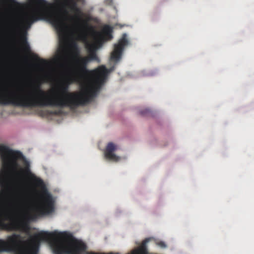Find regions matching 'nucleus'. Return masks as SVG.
Wrapping results in <instances>:
<instances>
[{"label": "nucleus", "instance_id": "nucleus-1", "mask_svg": "<svg viewBox=\"0 0 254 254\" xmlns=\"http://www.w3.org/2000/svg\"><path fill=\"white\" fill-rule=\"evenodd\" d=\"M113 69H107L104 65L99 66L93 70L92 73L95 76L93 83L86 80L85 87L82 92H69L68 85H63L60 89L59 92L50 96L37 86L32 91L27 93L18 95L14 93L9 94H0V105H12L23 107H44L55 106L68 107L74 109L79 106L84 105L89 103L94 97L105 81L107 75Z\"/></svg>", "mask_w": 254, "mask_h": 254}, {"label": "nucleus", "instance_id": "nucleus-2", "mask_svg": "<svg viewBox=\"0 0 254 254\" xmlns=\"http://www.w3.org/2000/svg\"><path fill=\"white\" fill-rule=\"evenodd\" d=\"M92 36L94 41L90 43L87 39V33L83 32L80 33L78 37L80 39L85 41L86 47L89 53L88 57L78 58L75 61V64L71 69V76L68 79L70 82H78L87 80L89 74H91L92 80H88L90 83H93L95 79V76L92 73V70L90 71L87 68V65L90 60L98 61L96 51L100 43L101 34L95 31L92 32Z\"/></svg>", "mask_w": 254, "mask_h": 254}, {"label": "nucleus", "instance_id": "nucleus-3", "mask_svg": "<svg viewBox=\"0 0 254 254\" xmlns=\"http://www.w3.org/2000/svg\"><path fill=\"white\" fill-rule=\"evenodd\" d=\"M32 8L33 13L26 15L22 22L17 23L19 27L23 23L30 25L33 22L39 19H44L53 24L60 30H63L64 25V17L57 12L49 11L46 8H51L55 6L53 3L47 0H29Z\"/></svg>", "mask_w": 254, "mask_h": 254}, {"label": "nucleus", "instance_id": "nucleus-4", "mask_svg": "<svg viewBox=\"0 0 254 254\" xmlns=\"http://www.w3.org/2000/svg\"><path fill=\"white\" fill-rule=\"evenodd\" d=\"M0 157L2 162L3 167L6 170L16 169L18 166L17 161L22 160L24 161V167L23 169H20L19 173L33 179L37 186H44L43 181L41 179L37 178L31 172L29 162L26 160L21 152L13 150L8 146L0 144Z\"/></svg>", "mask_w": 254, "mask_h": 254}, {"label": "nucleus", "instance_id": "nucleus-5", "mask_svg": "<svg viewBox=\"0 0 254 254\" xmlns=\"http://www.w3.org/2000/svg\"><path fill=\"white\" fill-rule=\"evenodd\" d=\"M40 203L32 208L34 217L52 213L54 211V200L46 188L44 187L40 193Z\"/></svg>", "mask_w": 254, "mask_h": 254}, {"label": "nucleus", "instance_id": "nucleus-6", "mask_svg": "<svg viewBox=\"0 0 254 254\" xmlns=\"http://www.w3.org/2000/svg\"><path fill=\"white\" fill-rule=\"evenodd\" d=\"M54 7V6L53 7L51 8H46V9L49 11H53L55 12H57L58 13H59V14H61V15H63L65 18L64 20V28L63 30L61 31L57 28L53 24H51L57 30L60 35H64L66 31H67L68 26L67 24V21L69 20V18L71 19H73V18H75L77 21L81 22L83 28L84 30L83 32L86 33V31H91L92 32L93 31H94L93 29V28L91 26H89L87 22L89 20H90L91 18L90 16H87L86 18V20H82V17L84 15V14L81 10V9L78 7L77 8H75L72 12L74 13V16H69L68 15V12L66 10H64L63 12L59 11H56L52 10V9ZM83 33V32H82ZM82 33V32L81 33Z\"/></svg>", "mask_w": 254, "mask_h": 254}, {"label": "nucleus", "instance_id": "nucleus-7", "mask_svg": "<svg viewBox=\"0 0 254 254\" xmlns=\"http://www.w3.org/2000/svg\"><path fill=\"white\" fill-rule=\"evenodd\" d=\"M23 241L19 234L8 236L6 240L0 239V253L15 251L19 249Z\"/></svg>", "mask_w": 254, "mask_h": 254}, {"label": "nucleus", "instance_id": "nucleus-8", "mask_svg": "<svg viewBox=\"0 0 254 254\" xmlns=\"http://www.w3.org/2000/svg\"><path fill=\"white\" fill-rule=\"evenodd\" d=\"M4 220H8L9 222L5 223L3 220H0V230L8 232L22 230L23 223L19 215V213H15L12 216L5 215Z\"/></svg>", "mask_w": 254, "mask_h": 254}, {"label": "nucleus", "instance_id": "nucleus-9", "mask_svg": "<svg viewBox=\"0 0 254 254\" xmlns=\"http://www.w3.org/2000/svg\"><path fill=\"white\" fill-rule=\"evenodd\" d=\"M127 43V35L124 34L122 38L119 41L118 43L114 45V49L111 55V60L112 61L117 62L120 60L124 49Z\"/></svg>", "mask_w": 254, "mask_h": 254}, {"label": "nucleus", "instance_id": "nucleus-10", "mask_svg": "<svg viewBox=\"0 0 254 254\" xmlns=\"http://www.w3.org/2000/svg\"><path fill=\"white\" fill-rule=\"evenodd\" d=\"M117 150V147L112 142H109L106 148L105 151V156L109 160L118 161L120 159V157L117 156L114 152Z\"/></svg>", "mask_w": 254, "mask_h": 254}, {"label": "nucleus", "instance_id": "nucleus-11", "mask_svg": "<svg viewBox=\"0 0 254 254\" xmlns=\"http://www.w3.org/2000/svg\"><path fill=\"white\" fill-rule=\"evenodd\" d=\"M53 234L49 233L46 232H42L35 234L31 237V240L32 242H40L42 241H47L52 239L54 237Z\"/></svg>", "mask_w": 254, "mask_h": 254}, {"label": "nucleus", "instance_id": "nucleus-12", "mask_svg": "<svg viewBox=\"0 0 254 254\" xmlns=\"http://www.w3.org/2000/svg\"><path fill=\"white\" fill-rule=\"evenodd\" d=\"M23 244L17 250L11 251V252H16V254H37L38 248L36 245H32L26 248H23Z\"/></svg>", "mask_w": 254, "mask_h": 254}, {"label": "nucleus", "instance_id": "nucleus-13", "mask_svg": "<svg viewBox=\"0 0 254 254\" xmlns=\"http://www.w3.org/2000/svg\"><path fill=\"white\" fill-rule=\"evenodd\" d=\"M112 32V28L110 26L106 25L104 26L103 28V32L104 35L109 40H111L113 37L111 34Z\"/></svg>", "mask_w": 254, "mask_h": 254}, {"label": "nucleus", "instance_id": "nucleus-14", "mask_svg": "<svg viewBox=\"0 0 254 254\" xmlns=\"http://www.w3.org/2000/svg\"><path fill=\"white\" fill-rule=\"evenodd\" d=\"M22 47L24 51L26 52L29 53L30 52V47L26 39L24 38L23 43H22Z\"/></svg>", "mask_w": 254, "mask_h": 254}, {"label": "nucleus", "instance_id": "nucleus-15", "mask_svg": "<svg viewBox=\"0 0 254 254\" xmlns=\"http://www.w3.org/2000/svg\"><path fill=\"white\" fill-rule=\"evenodd\" d=\"M151 111L148 109H145L142 110H141L139 112L140 115L142 116H147L150 113Z\"/></svg>", "mask_w": 254, "mask_h": 254}, {"label": "nucleus", "instance_id": "nucleus-16", "mask_svg": "<svg viewBox=\"0 0 254 254\" xmlns=\"http://www.w3.org/2000/svg\"><path fill=\"white\" fill-rule=\"evenodd\" d=\"M34 58L35 60L39 62L42 64H45L46 63V61L45 60L40 59L39 57H38L37 55H34Z\"/></svg>", "mask_w": 254, "mask_h": 254}, {"label": "nucleus", "instance_id": "nucleus-17", "mask_svg": "<svg viewBox=\"0 0 254 254\" xmlns=\"http://www.w3.org/2000/svg\"><path fill=\"white\" fill-rule=\"evenodd\" d=\"M104 3L107 5H111L113 3V0H105Z\"/></svg>", "mask_w": 254, "mask_h": 254}, {"label": "nucleus", "instance_id": "nucleus-18", "mask_svg": "<svg viewBox=\"0 0 254 254\" xmlns=\"http://www.w3.org/2000/svg\"><path fill=\"white\" fill-rule=\"evenodd\" d=\"M51 114L55 115H59L61 114L60 111H55L51 112Z\"/></svg>", "mask_w": 254, "mask_h": 254}, {"label": "nucleus", "instance_id": "nucleus-19", "mask_svg": "<svg viewBox=\"0 0 254 254\" xmlns=\"http://www.w3.org/2000/svg\"><path fill=\"white\" fill-rule=\"evenodd\" d=\"M10 1L12 2H15L14 0H10Z\"/></svg>", "mask_w": 254, "mask_h": 254}, {"label": "nucleus", "instance_id": "nucleus-20", "mask_svg": "<svg viewBox=\"0 0 254 254\" xmlns=\"http://www.w3.org/2000/svg\"><path fill=\"white\" fill-rule=\"evenodd\" d=\"M56 2H59V0H55Z\"/></svg>", "mask_w": 254, "mask_h": 254}, {"label": "nucleus", "instance_id": "nucleus-21", "mask_svg": "<svg viewBox=\"0 0 254 254\" xmlns=\"http://www.w3.org/2000/svg\"><path fill=\"white\" fill-rule=\"evenodd\" d=\"M18 210L19 211V205H18Z\"/></svg>", "mask_w": 254, "mask_h": 254}]
</instances>
